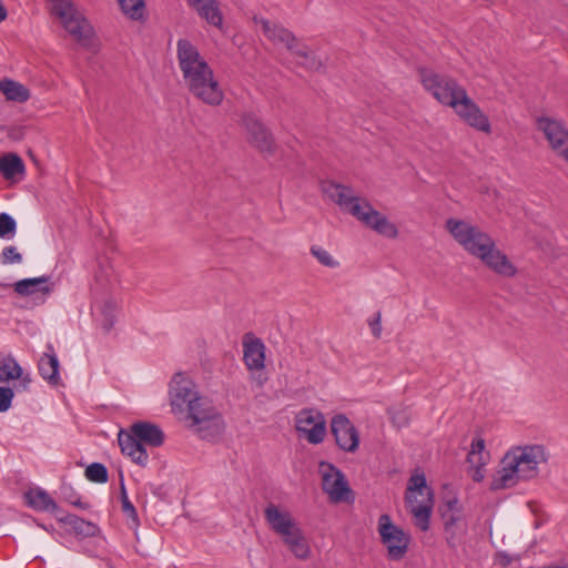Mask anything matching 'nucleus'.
<instances>
[{
	"mask_svg": "<svg viewBox=\"0 0 568 568\" xmlns=\"http://www.w3.org/2000/svg\"><path fill=\"white\" fill-rule=\"evenodd\" d=\"M331 432L339 449L355 453L359 446V433L344 414L335 415L331 420Z\"/></svg>",
	"mask_w": 568,
	"mask_h": 568,
	"instance_id": "12",
	"label": "nucleus"
},
{
	"mask_svg": "<svg viewBox=\"0 0 568 568\" xmlns=\"http://www.w3.org/2000/svg\"><path fill=\"white\" fill-rule=\"evenodd\" d=\"M89 481L97 484H105L109 480V471L102 463H92L88 465L84 471Z\"/></svg>",
	"mask_w": 568,
	"mask_h": 568,
	"instance_id": "35",
	"label": "nucleus"
},
{
	"mask_svg": "<svg viewBox=\"0 0 568 568\" xmlns=\"http://www.w3.org/2000/svg\"><path fill=\"white\" fill-rule=\"evenodd\" d=\"M377 531L382 544L387 549L388 559L402 560L408 551L410 536L403 528L395 525L388 514L379 516Z\"/></svg>",
	"mask_w": 568,
	"mask_h": 568,
	"instance_id": "8",
	"label": "nucleus"
},
{
	"mask_svg": "<svg viewBox=\"0 0 568 568\" xmlns=\"http://www.w3.org/2000/svg\"><path fill=\"white\" fill-rule=\"evenodd\" d=\"M261 24L264 34L273 42L283 43L290 51H293L297 45L295 36L284 27L264 19L261 20Z\"/></svg>",
	"mask_w": 568,
	"mask_h": 568,
	"instance_id": "24",
	"label": "nucleus"
},
{
	"mask_svg": "<svg viewBox=\"0 0 568 568\" xmlns=\"http://www.w3.org/2000/svg\"><path fill=\"white\" fill-rule=\"evenodd\" d=\"M176 55L190 93L207 105H220L224 98L223 90L196 47L186 39H180Z\"/></svg>",
	"mask_w": 568,
	"mask_h": 568,
	"instance_id": "1",
	"label": "nucleus"
},
{
	"mask_svg": "<svg viewBox=\"0 0 568 568\" xmlns=\"http://www.w3.org/2000/svg\"><path fill=\"white\" fill-rule=\"evenodd\" d=\"M264 516L271 529L277 535L286 529H292L296 524L288 511L281 510L272 503L264 509Z\"/></svg>",
	"mask_w": 568,
	"mask_h": 568,
	"instance_id": "20",
	"label": "nucleus"
},
{
	"mask_svg": "<svg viewBox=\"0 0 568 568\" xmlns=\"http://www.w3.org/2000/svg\"><path fill=\"white\" fill-rule=\"evenodd\" d=\"M50 280L48 275L23 278L16 282L13 288L20 296H30L36 293L48 295L53 291V283H50Z\"/></svg>",
	"mask_w": 568,
	"mask_h": 568,
	"instance_id": "17",
	"label": "nucleus"
},
{
	"mask_svg": "<svg viewBox=\"0 0 568 568\" xmlns=\"http://www.w3.org/2000/svg\"><path fill=\"white\" fill-rule=\"evenodd\" d=\"M51 3V13L57 17H64L72 11L73 4L70 0H49Z\"/></svg>",
	"mask_w": 568,
	"mask_h": 568,
	"instance_id": "43",
	"label": "nucleus"
},
{
	"mask_svg": "<svg viewBox=\"0 0 568 568\" xmlns=\"http://www.w3.org/2000/svg\"><path fill=\"white\" fill-rule=\"evenodd\" d=\"M14 393L10 387L0 386V412H7L12 404Z\"/></svg>",
	"mask_w": 568,
	"mask_h": 568,
	"instance_id": "44",
	"label": "nucleus"
},
{
	"mask_svg": "<svg viewBox=\"0 0 568 568\" xmlns=\"http://www.w3.org/2000/svg\"><path fill=\"white\" fill-rule=\"evenodd\" d=\"M16 220L9 213H0V239L10 240L16 235Z\"/></svg>",
	"mask_w": 568,
	"mask_h": 568,
	"instance_id": "39",
	"label": "nucleus"
},
{
	"mask_svg": "<svg viewBox=\"0 0 568 568\" xmlns=\"http://www.w3.org/2000/svg\"><path fill=\"white\" fill-rule=\"evenodd\" d=\"M537 129L545 134L554 151L559 153L568 145V129L562 121L540 116L537 119Z\"/></svg>",
	"mask_w": 568,
	"mask_h": 568,
	"instance_id": "15",
	"label": "nucleus"
},
{
	"mask_svg": "<svg viewBox=\"0 0 568 568\" xmlns=\"http://www.w3.org/2000/svg\"><path fill=\"white\" fill-rule=\"evenodd\" d=\"M485 265L503 276H514L516 274V267L508 260V257L496 248H490L485 253L484 257H479Z\"/></svg>",
	"mask_w": 568,
	"mask_h": 568,
	"instance_id": "21",
	"label": "nucleus"
},
{
	"mask_svg": "<svg viewBox=\"0 0 568 568\" xmlns=\"http://www.w3.org/2000/svg\"><path fill=\"white\" fill-rule=\"evenodd\" d=\"M122 12L132 20H140L144 16L145 0H118Z\"/></svg>",
	"mask_w": 568,
	"mask_h": 568,
	"instance_id": "34",
	"label": "nucleus"
},
{
	"mask_svg": "<svg viewBox=\"0 0 568 568\" xmlns=\"http://www.w3.org/2000/svg\"><path fill=\"white\" fill-rule=\"evenodd\" d=\"M242 124L250 135V143L261 152L274 151V139L265 125L251 112L242 115Z\"/></svg>",
	"mask_w": 568,
	"mask_h": 568,
	"instance_id": "14",
	"label": "nucleus"
},
{
	"mask_svg": "<svg viewBox=\"0 0 568 568\" xmlns=\"http://www.w3.org/2000/svg\"><path fill=\"white\" fill-rule=\"evenodd\" d=\"M442 518L444 520L446 541L450 548H456L458 540L456 537L455 527L457 521L460 519L459 513L442 511Z\"/></svg>",
	"mask_w": 568,
	"mask_h": 568,
	"instance_id": "31",
	"label": "nucleus"
},
{
	"mask_svg": "<svg viewBox=\"0 0 568 568\" xmlns=\"http://www.w3.org/2000/svg\"><path fill=\"white\" fill-rule=\"evenodd\" d=\"M26 165L22 159L16 153H8L0 156V174L6 180H13L17 175H23Z\"/></svg>",
	"mask_w": 568,
	"mask_h": 568,
	"instance_id": "27",
	"label": "nucleus"
},
{
	"mask_svg": "<svg viewBox=\"0 0 568 568\" xmlns=\"http://www.w3.org/2000/svg\"><path fill=\"white\" fill-rule=\"evenodd\" d=\"M7 9L0 2V23L7 18Z\"/></svg>",
	"mask_w": 568,
	"mask_h": 568,
	"instance_id": "52",
	"label": "nucleus"
},
{
	"mask_svg": "<svg viewBox=\"0 0 568 568\" xmlns=\"http://www.w3.org/2000/svg\"><path fill=\"white\" fill-rule=\"evenodd\" d=\"M559 155H561L568 162V145L559 152Z\"/></svg>",
	"mask_w": 568,
	"mask_h": 568,
	"instance_id": "53",
	"label": "nucleus"
},
{
	"mask_svg": "<svg viewBox=\"0 0 568 568\" xmlns=\"http://www.w3.org/2000/svg\"><path fill=\"white\" fill-rule=\"evenodd\" d=\"M186 2L209 24L216 28L222 27L223 16L216 0H186Z\"/></svg>",
	"mask_w": 568,
	"mask_h": 568,
	"instance_id": "18",
	"label": "nucleus"
},
{
	"mask_svg": "<svg viewBox=\"0 0 568 568\" xmlns=\"http://www.w3.org/2000/svg\"><path fill=\"white\" fill-rule=\"evenodd\" d=\"M21 375L22 367L12 356H7L0 364V383L16 379Z\"/></svg>",
	"mask_w": 568,
	"mask_h": 568,
	"instance_id": "33",
	"label": "nucleus"
},
{
	"mask_svg": "<svg viewBox=\"0 0 568 568\" xmlns=\"http://www.w3.org/2000/svg\"><path fill=\"white\" fill-rule=\"evenodd\" d=\"M302 434H305L308 443L317 445L321 444L326 435V422L325 418L318 420L312 427L305 429Z\"/></svg>",
	"mask_w": 568,
	"mask_h": 568,
	"instance_id": "36",
	"label": "nucleus"
},
{
	"mask_svg": "<svg viewBox=\"0 0 568 568\" xmlns=\"http://www.w3.org/2000/svg\"><path fill=\"white\" fill-rule=\"evenodd\" d=\"M405 501L410 507L415 525L422 531L429 529L434 506V491L427 486L424 474H414L408 480Z\"/></svg>",
	"mask_w": 568,
	"mask_h": 568,
	"instance_id": "5",
	"label": "nucleus"
},
{
	"mask_svg": "<svg viewBox=\"0 0 568 568\" xmlns=\"http://www.w3.org/2000/svg\"><path fill=\"white\" fill-rule=\"evenodd\" d=\"M549 568H568V567L554 566V567H549Z\"/></svg>",
	"mask_w": 568,
	"mask_h": 568,
	"instance_id": "54",
	"label": "nucleus"
},
{
	"mask_svg": "<svg viewBox=\"0 0 568 568\" xmlns=\"http://www.w3.org/2000/svg\"><path fill=\"white\" fill-rule=\"evenodd\" d=\"M62 20L64 29L75 38L77 41H85L91 32V28L84 18L77 14L75 9L72 8L64 17H59Z\"/></svg>",
	"mask_w": 568,
	"mask_h": 568,
	"instance_id": "22",
	"label": "nucleus"
},
{
	"mask_svg": "<svg viewBox=\"0 0 568 568\" xmlns=\"http://www.w3.org/2000/svg\"><path fill=\"white\" fill-rule=\"evenodd\" d=\"M474 466L473 468V474H471V478L474 481H481L485 477L484 475V471H483V467L484 466H479V464H471Z\"/></svg>",
	"mask_w": 568,
	"mask_h": 568,
	"instance_id": "49",
	"label": "nucleus"
},
{
	"mask_svg": "<svg viewBox=\"0 0 568 568\" xmlns=\"http://www.w3.org/2000/svg\"><path fill=\"white\" fill-rule=\"evenodd\" d=\"M446 229L468 253L478 258L484 257L488 250L496 246L489 234L468 222L448 219Z\"/></svg>",
	"mask_w": 568,
	"mask_h": 568,
	"instance_id": "7",
	"label": "nucleus"
},
{
	"mask_svg": "<svg viewBox=\"0 0 568 568\" xmlns=\"http://www.w3.org/2000/svg\"><path fill=\"white\" fill-rule=\"evenodd\" d=\"M497 561L501 567L506 568L513 562V557L506 551H501L497 555Z\"/></svg>",
	"mask_w": 568,
	"mask_h": 568,
	"instance_id": "48",
	"label": "nucleus"
},
{
	"mask_svg": "<svg viewBox=\"0 0 568 568\" xmlns=\"http://www.w3.org/2000/svg\"><path fill=\"white\" fill-rule=\"evenodd\" d=\"M243 359L250 371H258L264 367L265 345L260 338L244 343Z\"/></svg>",
	"mask_w": 568,
	"mask_h": 568,
	"instance_id": "23",
	"label": "nucleus"
},
{
	"mask_svg": "<svg viewBox=\"0 0 568 568\" xmlns=\"http://www.w3.org/2000/svg\"><path fill=\"white\" fill-rule=\"evenodd\" d=\"M60 521L70 526L73 532L81 538L94 537L100 532L98 525L77 515H67L60 518Z\"/></svg>",
	"mask_w": 568,
	"mask_h": 568,
	"instance_id": "26",
	"label": "nucleus"
},
{
	"mask_svg": "<svg viewBox=\"0 0 568 568\" xmlns=\"http://www.w3.org/2000/svg\"><path fill=\"white\" fill-rule=\"evenodd\" d=\"M164 438L163 430L150 422H135L129 429H121L118 434L122 454L143 468L149 464L145 445L160 447L163 445Z\"/></svg>",
	"mask_w": 568,
	"mask_h": 568,
	"instance_id": "3",
	"label": "nucleus"
},
{
	"mask_svg": "<svg viewBox=\"0 0 568 568\" xmlns=\"http://www.w3.org/2000/svg\"><path fill=\"white\" fill-rule=\"evenodd\" d=\"M368 325L373 336L379 338L382 334V315L379 312H377L375 316L368 321Z\"/></svg>",
	"mask_w": 568,
	"mask_h": 568,
	"instance_id": "46",
	"label": "nucleus"
},
{
	"mask_svg": "<svg viewBox=\"0 0 568 568\" xmlns=\"http://www.w3.org/2000/svg\"><path fill=\"white\" fill-rule=\"evenodd\" d=\"M324 418V415L317 409L304 408L296 415V429L303 433L308 427L315 425L316 422Z\"/></svg>",
	"mask_w": 568,
	"mask_h": 568,
	"instance_id": "32",
	"label": "nucleus"
},
{
	"mask_svg": "<svg viewBox=\"0 0 568 568\" xmlns=\"http://www.w3.org/2000/svg\"><path fill=\"white\" fill-rule=\"evenodd\" d=\"M65 496V500L70 503L71 505L79 507L81 509H89L90 505L88 503L81 501V498L77 496L75 493L71 491L70 495L67 496L65 491H63Z\"/></svg>",
	"mask_w": 568,
	"mask_h": 568,
	"instance_id": "47",
	"label": "nucleus"
},
{
	"mask_svg": "<svg viewBox=\"0 0 568 568\" xmlns=\"http://www.w3.org/2000/svg\"><path fill=\"white\" fill-rule=\"evenodd\" d=\"M321 187L323 193L336 203L342 211L353 215L365 226L388 239L397 236L396 225L375 210L367 200L357 196L351 186L334 181H324Z\"/></svg>",
	"mask_w": 568,
	"mask_h": 568,
	"instance_id": "2",
	"label": "nucleus"
},
{
	"mask_svg": "<svg viewBox=\"0 0 568 568\" xmlns=\"http://www.w3.org/2000/svg\"><path fill=\"white\" fill-rule=\"evenodd\" d=\"M453 109L469 126L485 133L490 132L491 126L488 118L467 93L463 94L462 100H458Z\"/></svg>",
	"mask_w": 568,
	"mask_h": 568,
	"instance_id": "13",
	"label": "nucleus"
},
{
	"mask_svg": "<svg viewBox=\"0 0 568 568\" xmlns=\"http://www.w3.org/2000/svg\"><path fill=\"white\" fill-rule=\"evenodd\" d=\"M303 535L301 528L295 524L292 529H286L285 531L281 532L280 536L283 540V542L288 546L296 539H298Z\"/></svg>",
	"mask_w": 568,
	"mask_h": 568,
	"instance_id": "45",
	"label": "nucleus"
},
{
	"mask_svg": "<svg viewBox=\"0 0 568 568\" xmlns=\"http://www.w3.org/2000/svg\"><path fill=\"white\" fill-rule=\"evenodd\" d=\"M120 500L122 505V511L126 516V518L130 520V526L136 528L140 525V519L138 511L134 507V505L130 501L126 493V488L124 485L123 476L121 475L120 480Z\"/></svg>",
	"mask_w": 568,
	"mask_h": 568,
	"instance_id": "30",
	"label": "nucleus"
},
{
	"mask_svg": "<svg viewBox=\"0 0 568 568\" xmlns=\"http://www.w3.org/2000/svg\"><path fill=\"white\" fill-rule=\"evenodd\" d=\"M0 285H1V286H3V287H7V286H8L7 284H0Z\"/></svg>",
	"mask_w": 568,
	"mask_h": 568,
	"instance_id": "55",
	"label": "nucleus"
},
{
	"mask_svg": "<svg viewBox=\"0 0 568 568\" xmlns=\"http://www.w3.org/2000/svg\"><path fill=\"white\" fill-rule=\"evenodd\" d=\"M26 503L29 507L38 511L54 513L59 509L54 499L41 488H30L24 494Z\"/></svg>",
	"mask_w": 568,
	"mask_h": 568,
	"instance_id": "25",
	"label": "nucleus"
},
{
	"mask_svg": "<svg viewBox=\"0 0 568 568\" xmlns=\"http://www.w3.org/2000/svg\"><path fill=\"white\" fill-rule=\"evenodd\" d=\"M322 474V489L332 501L339 503L348 500L352 489L344 474L336 466L328 462L320 463Z\"/></svg>",
	"mask_w": 568,
	"mask_h": 568,
	"instance_id": "11",
	"label": "nucleus"
},
{
	"mask_svg": "<svg viewBox=\"0 0 568 568\" xmlns=\"http://www.w3.org/2000/svg\"><path fill=\"white\" fill-rule=\"evenodd\" d=\"M201 395L196 389L195 383L184 373H176L170 383V400L172 412L176 415L184 414L185 410L199 400Z\"/></svg>",
	"mask_w": 568,
	"mask_h": 568,
	"instance_id": "10",
	"label": "nucleus"
},
{
	"mask_svg": "<svg viewBox=\"0 0 568 568\" xmlns=\"http://www.w3.org/2000/svg\"><path fill=\"white\" fill-rule=\"evenodd\" d=\"M311 254L324 266L335 268L339 263L325 248L318 245L311 247Z\"/></svg>",
	"mask_w": 568,
	"mask_h": 568,
	"instance_id": "40",
	"label": "nucleus"
},
{
	"mask_svg": "<svg viewBox=\"0 0 568 568\" xmlns=\"http://www.w3.org/2000/svg\"><path fill=\"white\" fill-rule=\"evenodd\" d=\"M292 52L302 59L300 63L306 69L313 71L321 69L322 61L317 59L313 53L308 52L305 47L298 48L296 45Z\"/></svg>",
	"mask_w": 568,
	"mask_h": 568,
	"instance_id": "38",
	"label": "nucleus"
},
{
	"mask_svg": "<svg viewBox=\"0 0 568 568\" xmlns=\"http://www.w3.org/2000/svg\"><path fill=\"white\" fill-rule=\"evenodd\" d=\"M293 555L298 559H306L310 556V546L306 538L302 535L298 539L287 546Z\"/></svg>",
	"mask_w": 568,
	"mask_h": 568,
	"instance_id": "41",
	"label": "nucleus"
},
{
	"mask_svg": "<svg viewBox=\"0 0 568 568\" xmlns=\"http://www.w3.org/2000/svg\"><path fill=\"white\" fill-rule=\"evenodd\" d=\"M0 90L9 101L23 103L30 98L29 90L23 84L11 79L6 78L1 80Z\"/></svg>",
	"mask_w": 568,
	"mask_h": 568,
	"instance_id": "29",
	"label": "nucleus"
},
{
	"mask_svg": "<svg viewBox=\"0 0 568 568\" xmlns=\"http://www.w3.org/2000/svg\"><path fill=\"white\" fill-rule=\"evenodd\" d=\"M0 262L7 264H19L22 262V255L16 246H6L0 254Z\"/></svg>",
	"mask_w": 568,
	"mask_h": 568,
	"instance_id": "42",
	"label": "nucleus"
},
{
	"mask_svg": "<svg viewBox=\"0 0 568 568\" xmlns=\"http://www.w3.org/2000/svg\"><path fill=\"white\" fill-rule=\"evenodd\" d=\"M457 506H458V500L457 498H452V499H448L446 503H445V510L444 511H454V513H459V510L457 509Z\"/></svg>",
	"mask_w": 568,
	"mask_h": 568,
	"instance_id": "50",
	"label": "nucleus"
},
{
	"mask_svg": "<svg viewBox=\"0 0 568 568\" xmlns=\"http://www.w3.org/2000/svg\"><path fill=\"white\" fill-rule=\"evenodd\" d=\"M40 376L50 385L57 386L60 383V363L51 343L47 344V351L38 362Z\"/></svg>",
	"mask_w": 568,
	"mask_h": 568,
	"instance_id": "16",
	"label": "nucleus"
},
{
	"mask_svg": "<svg viewBox=\"0 0 568 568\" xmlns=\"http://www.w3.org/2000/svg\"><path fill=\"white\" fill-rule=\"evenodd\" d=\"M17 379H20V384L19 386L23 389V390H27L29 388V385L31 383V377L29 374L27 375H21V377H18Z\"/></svg>",
	"mask_w": 568,
	"mask_h": 568,
	"instance_id": "51",
	"label": "nucleus"
},
{
	"mask_svg": "<svg viewBox=\"0 0 568 568\" xmlns=\"http://www.w3.org/2000/svg\"><path fill=\"white\" fill-rule=\"evenodd\" d=\"M507 459L514 463L521 473V479H529L537 475L538 465L548 459L546 449L542 445H528L517 447L506 454Z\"/></svg>",
	"mask_w": 568,
	"mask_h": 568,
	"instance_id": "9",
	"label": "nucleus"
},
{
	"mask_svg": "<svg viewBox=\"0 0 568 568\" xmlns=\"http://www.w3.org/2000/svg\"><path fill=\"white\" fill-rule=\"evenodd\" d=\"M521 478L517 467H514V463L507 459V455L501 459V469L497 471L490 483L491 490H500L513 487L517 480Z\"/></svg>",
	"mask_w": 568,
	"mask_h": 568,
	"instance_id": "19",
	"label": "nucleus"
},
{
	"mask_svg": "<svg viewBox=\"0 0 568 568\" xmlns=\"http://www.w3.org/2000/svg\"><path fill=\"white\" fill-rule=\"evenodd\" d=\"M485 449V439L481 437H476L471 442L470 452L467 455V462L469 464H479V466H485L486 460L483 456V452Z\"/></svg>",
	"mask_w": 568,
	"mask_h": 568,
	"instance_id": "37",
	"label": "nucleus"
},
{
	"mask_svg": "<svg viewBox=\"0 0 568 568\" xmlns=\"http://www.w3.org/2000/svg\"><path fill=\"white\" fill-rule=\"evenodd\" d=\"M118 313V305L113 300H105L98 307L97 322L104 331V333H109L115 324Z\"/></svg>",
	"mask_w": 568,
	"mask_h": 568,
	"instance_id": "28",
	"label": "nucleus"
},
{
	"mask_svg": "<svg viewBox=\"0 0 568 568\" xmlns=\"http://www.w3.org/2000/svg\"><path fill=\"white\" fill-rule=\"evenodd\" d=\"M182 415L187 422V427L205 440H214L225 427L222 414L204 396L196 402L193 400V404Z\"/></svg>",
	"mask_w": 568,
	"mask_h": 568,
	"instance_id": "4",
	"label": "nucleus"
},
{
	"mask_svg": "<svg viewBox=\"0 0 568 568\" xmlns=\"http://www.w3.org/2000/svg\"><path fill=\"white\" fill-rule=\"evenodd\" d=\"M418 75L424 89L439 103L453 108L466 90L453 77L429 68H419Z\"/></svg>",
	"mask_w": 568,
	"mask_h": 568,
	"instance_id": "6",
	"label": "nucleus"
}]
</instances>
